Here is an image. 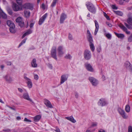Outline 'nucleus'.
I'll list each match as a JSON object with an SVG mask.
<instances>
[{"mask_svg": "<svg viewBox=\"0 0 132 132\" xmlns=\"http://www.w3.org/2000/svg\"><path fill=\"white\" fill-rule=\"evenodd\" d=\"M86 5L88 10L92 13L95 14L96 12V10L94 6L90 2H87L86 3Z\"/></svg>", "mask_w": 132, "mask_h": 132, "instance_id": "nucleus-1", "label": "nucleus"}, {"mask_svg": "<svg viewBox=\"0 0 132 132\" xmlns=\"http://www.w3.org/2000/svg\"><path fill=\"white\" fill-rule=\"evenodd\" d=\"M7 24L10 27V32L12 33H14L15 32V26L13 23L10 20H7Z\"/></svg>", "mask_w": 132, "mask_h": 132, "instance_id": "nucleus-2", "label": "nucleus"}, {"mask_svg": "<svg viewBox=\"0 0 132 132\" xmlns=\"http://www.w3.org/2000/svg\"><path fill=\"white\" fill-rule=\"evenodd\" d=\"M84 56L86 60H89L91 57L90 51L87 50H85L84 52Z\"/></svg>", "mask_w": 132, "mask_h": 132, "instance_id": "nucleus-3", "label": "nucleus"}, {"mask_svg": "<svg viewBox=\"0 0 132 132\" xmlns=\"http://www.w3.org/2000/svg\"><path fill=\"white\" fill-rule=\"evenodd\" d=\"M88 79L93 86H96L98 83V81L96 78L92 77H89Z\"/></svg>", "mask_w": 132, "mask_h": 132, "instance_id": "nucleus-4", "label": "nucleus"}, {"mask_svg": "<svg viewBox=\"0 0 132 132\" xmlns=\"http://www.w3.org/2000/svg\"><path fill=\"white\" fill-rule=\"evenodd\" d=\"M16 22L18 23V24L21 27L24 26V23L22 20V18L20 17H18L15 20Z\"/></svg>", "mask_w": 132, "mask_h": 132, "instance_id": "nucleus-5", "label": "nucleus"}, {"mask_svg": "<svg viewBox=\"0 0 132 132\" xmlns=\"http://www.w3.org/2000/svg\"><path fill=\"white\" fill-rule=\"evenodd\" d=\"M86 36L88 41L89 43H93V37L89 30L88 29L87 30Z\"/></svg>", "mask_w": 132, "mask_h": 132, "instance_id": "nucleus-6", "label": "nucleus"}, {"mask_svg": "<svg viewBox=\"0 0 132 132\" xmlns=\"http://www.w3.org/2000/svg\"><path fill=\"white\" fill-rule=\"evenodd\" d=\"M68 75L67 74H64L61 76L60 79V84L63 83L64 82L67 80Z\"/></svg>", "mask_w": 132, "mask_h": 132, "instance_id": "nucleus-7", "label": "nucleus"}, {"mask_svg": "<svg viewBox=\"0 0 132 132\" xmlns=\"http://www.w3.org/2000/svg\"><path fill=\"white\" fill-rule=\"evenodd\" d=\"M22 7L23 8L31 10H32L33 9V4L30 3H25L22 5Z\"/></svg>", "mask_w": 132, "mask_h": 132, "instance_id": "nucleus-8", "label": "nucleus"}, {"mask_svg": "<svg viewBox=\"0 0 132 132\" xmlns=\"http://www.w3.org/2000/svg\"><path fill=\"white\" fill-rule=\"evenodd\" d=\"M47 16V13H45L39 19L38 22L39 25H41L42 24L46 19Z\"/></svg>", "mask_w": 132, "mask_h": 132, "instance_id": "nucleus-9", "label": "nucleus"}, {"mask_svg": "<svg viewBox=\"0 0 132 132\" xmlns=\"http://www.w3.org/2000/svg\"><path fill=\"white\" fill-rule=\"evenodd\" d=\"M107 104V102L104 98H101L100 99L98 103V105L102 106H104Z\"/></svg>", "mask_w": 132, "mask_h": 132, "instance_id": "nucleus-10", "label": "nucleus"}, {"mask_svg": "<svg viewBox=\"0 0 132 132\" xmlns=\"http://www.w3.org/2000/svg\"><path fill=\"white\" fill-rule=\"evenodd\" d=\"M24 78L27 81L26 83L28 87L29 88H31L32 86V84L31 80L26 76H24Z\"/></svg>", "mask_w": 132, "mask_h": 132, "instance_id": "nucleus-11", "label": "nucleus"}, {"mask_svg": "<svg viewBox=\"0 0 132 132\" xmlns=\"http://www.w3.org/2000/svg\"><path fill=\"white\" fill-rule=\"evenodd\" d=\"M118 111L123 118L126 119L127 118L128 116L126 115L124 110L120 108L118 110Z\"/></svg>", "mask_w": 132, "mask_h": 132, "instance_id": "nucleus-12", "label": "nucleus"}, {"mask_svg": "<svg viewBox=\"0 0 132 132\" xmlns=\"http://www.w3.org/2000/svg\"><path fill=\"white\" fill-rule=\"evenodd\" d=\"M56 48H52L51 52V56L54 59L57 61V58L56 57Z\"/></svg>", "mask_w": 132, "mask_h": 132, "instance_id": "nucleus-13", "label": "nucleus"}, {"mask_svg": "<svg viewBox=\"0 0 132 132\" xmlns=\"http://www.w3.org/2000/svg\"><path fill=\"white\" fill-rule=\"evenodd\" d=\"M67 18V15L65 13L61 14V15L60 20V22L61 23H63L65 19Z\"/></svg>", "mask_w": 132, "mask_h": 132, "instance_id": "nucleus-14", "label": "nucleus"}, {"mask_svg": "<svg viewBox=\"0 0 132 132\" xmlns=\"http://www.w3.org/2000/svg\"><path fill=\"white\" fill-rule=\"evenodd\" d=\"M44 103L47 107L51 108H53V106L51 102L48 100L46 99H45Z\"/></svg>", "mask_w": 132, "mask_h": 132, "instance_id": "nucleus-15", "label": "nucleus"}, {"mask_svg": "<svg viewBox=\"0 0 132 132\" xmlns=\"http://www.w3.org/2000/svg\"><path fill=\"white\" fill-rule=\"evenodd\" d=\"M119 27L123 31L125 32L126 34L129 35L130 34V31H128L127 28L122 24H119Z\"/></svg>", "mask_w": 132, "mask_h": 132, "instance_id": "nucleus-16", "label": "nucleus"}, {"mask_svg": "<svg viewBox=\"0 0 132 132\" xmlns=\"http://www.w3.org/2000/svg\"><path fill=\"white\" fill-rule=\"evenodd\" d=\"M94 22H95V30L94 34L95 35H96L98 30L99 26L98 23L96 20H94Z\"/></svg>", "mask_w": 132, "mask_h": 132, "instance_id": "nucleus-17", "label": "nucleus"}, {"mask_svg": "<svg viewBox=\"0 0 132 132\" xmlns=\"http://www.w3.org/2000/svg\"><path fill=\"white\" fill-rule=\"evenodd\" d=\"M85 67L90 72H93L94 71L91 65L88 63H86L85 64Z\"/></svg>", "mask_w": 132, "mask_h": 132, "instance_id": "nucleus-18", "label": "nucleus"}, {"mask_svg": "<svg viewBox=\"0 0 132 132\" xmlns=\"http://www.w3.org/2000/svg\"><path fill=\"white\" fill-rule=\"evenodd\" d=\"M13 9L14 11H17L20 9L19 6L16 3H13L12 5Z\"/></svg>", "mask_w": 132, "mask_h": 132, "instance_id": "nucleus-19", "label": "nucleus"}, {"mask_svg": "<svg viewBox=\"0 0 132 132\" xmlns=\"http://www.w3.org/2000/svg\"><path fill=\"white\" fill-rule=\"evenodd\" d=\"M63 48L61 46H59L57 49L58 52V56L60 57L61 55H63L64 53L62 51Z\"/></svg>", "mask_w": 132, "mask_h": 132, "instance_id": "nucleus-20", "label": "nucleus"}, {"mask_svg": "<svg viewBox=\"0 0 132 132\" xmlns=\"http://www.w3.org/2000/svg\"><path fill=\"white\" fill-rule=\"evenodd\" d=\"M23 97L24 99L28 100L30 102L32 101L31 99L30 98L28 94L27 93L24 94L23 95Z\"/></svg>", "mask_w": 132, "mask_h": 132, "instance_id": "nucleus-21", "label": "nucleus"}, {"mask_svg": "<svg viewBox=\"0 0 132 132\" xmlns=\"http://www.w3.org/2000/svg\"><path fill=\"white\" fill-rule=\"evenodd\" d=\"M31 65L33 68H36L37 66V64L36 63V61L35 59H34L32 61L31 63Z\"/></svg>", "mask_w": 132, "mask_h": 132, "instance_id": "nucleus-22", "label": "nucleus"}, {"mask_svg": "<svg viewBox=\"0 0 132 132\" xmlns=\"http://www.w3.org/2000/svg\"><path fill=\"white\" fill-rule=\"evenodd\" d=\"M32 32V30L31 29H28L27 30V32H25L22 36V38H23L26 36L31 34Z\"/></svg>", "mask_w": 132, "mask_h": 132, "instance_id": "nucleus-23", "label": "nucleus"}, {"mask_svg": "<svg viewBox=\"0 0 132 132\" xmlns=\"http://www.w3.org/2000/svg\"><path fill=\"white\" fill-rule=\"evenodd\" d=\"M1 17L5 19H6L7 17V15L3 12L1 9H0V18Z\"/></svg>", "mask_w": 132, "mask_h": 132, "instance_id": "nucleus-24", "label": "nucleus"}, {"mask_svg": "<svg viewBox=\"0 0 132 132\" xmlns=\"http://www.w3.org/2000/svg\"><path fill=\"white\" fill-rule=\"evenodd\" d=\"M65 118L67 120H69L73 123H75L76 122V121L72 116H71L69 117H65Z\"/></svg>", "mask_w": 132, "mask_h": 132, "instance_id": "nucleus-25", "label": "nucleus"}, {"mask_svg": "<svg viewBox=\"0 0 132 132\" xmlns=\"http://www.w3.org/2000/svg\"><path fill=\"white\" fill-rule=\"evenodd\" d=\"M114 33L116 36L118 38H120L121 39H123L125 37L124 35L122 34H118L116 32Z\"/></svg>", "mask_w": 132, "mask_h": 132, "instance_id": "nucleus-26", "label": "nucleus"}, {"mask_svg": "<svg viewBox=\"0 0 132 132\" xmlns=\"http://www.w3.org/2000/svg\"><path fill=\"white\" fill-rule=\"evenodd\" d=\"M4 78L9 82H11L12 80V78L10 77H8L7 75L4 77Z\"/></svg>", "mask_w": 132, "mask_h": 132, "instance_id": "nucleus-27", "label": "nucleus"}, {"mask_svg": "<svg viewBox=\"0 0 132 132\" xmlns=\"http://www.w3.org/2000/svg\"><path fill=\"white\" fill-rule=\"evenodd\" d=\"M125 65L126 68H129L131 70H132L131 68V66L130 63L128 61H126L125 63Z\"/></svg>", "mask_w": 132, "mask_h": 132, "instance_id": "nucleus-28", "label": "nucleus"}, {"mask_svg": "<svg viewBox=\"0 0 132 132\" xmlns=\"http://www.w3.org/2000/svg\"><path fill=\"white\" fill-rule=\"evenodd\" d=\"M41 118L40 116L37 115L35 116L34 118V121L35 122L39 121Z\"/></svg>", "mask_w": 132, "mask_h": 132, "instance_id": "nucleus-29", "label": "nucleus"}, {"mask_svg": "<svg viewBox=\"0 0 132 132\" xmlns=\"http://www.w3.org/2000/svg\"><path fill=\"white\" fill-rule=\"evenodd\" d=\"M24 14L26 18H27L29 16L30 12L29 11H24Z\"/></svg>", "mask_w": 132, "mask_h": 132, "instance_id": "nucleus-30", "label": "nucleus"}, {"mask_svg": "<svg viewBox=\"0 0 132 132\" xmlns=\"http://www.w3.org/2000/svg\"><path fill=\"white\" fill-rule=\"evenodd\" d=\"M127 22L130 25L132 26V17H129L127 20Z\"/></svg>", "mask_w": 132, "mask_h": 132, "instance_id": "nucleus-31", "label": "nucleus"}, {"mask_svg": "<svg viewBox=\"0 0 132 132\" xmlns=\"http://www.w3.org/2000/svg\"><path fill=\"white\" fill-rule=\"evenodd\" d=\"M89 46L91 50L93 52L95 50V47L93 43H89Z\"/></svg>", "mask_w": 132, "mask_h": 132, "instance_id": "nucleus-32", "label": "nucleus"}, {"mask_svg": "<svg viewBox=\"0 0 132 132\" xmlns=\"http://www.w3.org/2000/svg\"><path fill=\"white\" fill-rule=\"evenodd\" d=\"M64 58L70 60L72 58V56L70 54H68L64 56Z\"/></svg>", "mask_w": 132, "mask_h": 132, "instance_id": "nucleus-33", "label": "nucleus"}, {"mask_svg": "<svg viewBox=\"0 0 132 132\" xmlns=\"http://www.w3.org/2000/svg\"><path fill=\"white\" fill-rule=\"evenodd\" d=\"M58 0H53L52 3L51 4V6L52 7H54L56 5Z\"/></svg>", "mask_w": 132, "mask_h": 132, "instance_id": "nucleus-34", "label": "nucleus"}, {"mask_svg": "<svg viewBox=\"0 0 132 132\" xmlns=\"http://www.w3.org/2000/svg\"><path fill=\"white\" fill-rule=\"evenodd\" d=\"M115 13L117 15L120 16H122L123 15V13L120 11H114Z\"/></svg>", "mask_w": 132, "mask_h": 132, "instance_id": "nucleus-35", "label": "nucleus"}, {"mask_svg": "<svg viewBox=\"0 0 132 132\" xmlns=\"http://www.w3.org/2000/svg\"><path fill=\"white\" fill-rule=\"evenodd\" d=\"M125 110L127 112H129L130 111V107L128 105H126L125 108Z\"/></svg>", "mask_w": 132, "mask_h": 132, "instance_id": "nucleus-36", "label": "nucleus"}, {"mask_svg": "<svg viewBox=\"0 0 132 132\" xmlns=\"http://www.w3.org/2000/svg\"><path fill=\"white\" fill-rule=\"evenodd\" d=\"M27 40V38L24 39L23 40H22L19 46L18 47H19L21 46H22L23 44H24L26 42V41Z\"/></svg>", "mask_w": 132, "mask_h": 132, "instance_id": "nucleus-37", "label": "nucleus"}, {"mask_svg": "<svg viewBox=\"0 0 132 132\" xmlns=\"http://www.w3.org/2000/svg\"><path fill=\"white\" fill-rule=\"evenodd\" d=\"M104 35H105L106 37L109 39H111V35L109 33L107 34H105Z\"/></svg>", "mask_w": 132, "mask_h": 132, "instance_id": "nucleus-38", "label": "nucleus"}, {"mask_svg": "<svg viewBox=\"0 0 132 132\" xmlns=\"http://www.w3.org/2000/svg\"><path fill=\"white\" fill-rule=\"evenodd\" d=\"M7 11L9 14L10 15H11L12 14L13 12L12 11L10 8H8L7 9Z\"/></svg>", "mask_w": 132, "mask_h": 132, "instance_id": "nucleus-39", "label": "nucleus"}, {"mask_svg": "<svg viewBox=\"0 0 132 132\" xmlns=\"http://www.w3.org/2000/svg\"><path fill=\"white\" fill-rule=\"evenodd\" d=\"M128 42H132V33L131 35L128 38Z\"/></svg>", "mask_w": 132, "mask_h": 132, "instance_id": "nucleus-40", "label": "nucleus"}, {"mask_svg": "<svg viewBox=\"0 0 132 132\" xmlns=\"http://www.w3.org/2000/svg\"><path fill=\"white\" fill-rule=\"evenodd\" d=\"M103 14L104 16L106 17V19L108 20H110V18L105 13V12H103Z\"/></svg>", "mask_w": 132, "mask_h": 132, "instance_id": "nucleus-41", "label": "nucleus"}, {"mask_svg": "<svg viewBox=\"0 0 132 132\" xmlns=\"http://www.w3.org/2000/svg\"><path fill=\"white\" fill-rule=\"evenodd\" d=\"M126 27L129 29H132V27L130 26L127 23H124Z\"/></svg>", "mask_w": 132, "mask_h": 132, "instance_id": "nucleus-42", "label": "nucleus"}, {"mask_svg": "<svg viewBox=\"0 0 132 132\" xmlns=\"http://www.w3.org/2000/svg\"><path fill=\"white\" fill-rule=\"evenodd\" d=\"M16 2L19 5H22V0H16Z\"/></svg>", "mask_w": 132, "mask_h": 132, "instance_id": "nucleus-43", "label": "nucleus"}, {"mask_svg": "<svg viewBox=\"0 0 132 132\" xmlns=\"http://www.w3.org/2000/svg\"><path fill=\"white\" fill-rule=\"evenodd\" d=\"M34 78L35 79L37 80L39 79V77L36 74L34 75Z\"/></svg>", "mask_w": 132, "mask_h": 132, "instance_id": "nucleus-44", "label": "nucleus"}, {"mask_svg": "<svg viewBox=\"0 0 132 132\" xmlns=\"http://www.w3.org/2000/svg\"><path fill=\"white\" fill-rule=\"evenodd\" d=\"M128 132H132V126H129Z\"/></svg>", "mask_w": 132, "mask_h": 132, "instance_id": "nucleus-45", "label": "nucleus"}, {"mask_svg": "<svg viewBox=\"0 0 132 132\" xmlns=\"http://www.w3.org/2000/svg\"><path fill=\"white\" fill-rule=\"evenodd\" d=\"M68 38L70 40H72L73 39L72 35L70 33L69 34Z\"/></svg>", "mask_w": 132, "mask_h": 132, "instance_id": "nucleus-46", "label": "nucleus"}, {"mask_svg": "<svg viewBox=\"0 0 132 132\" xmlns=\"http://www.w3.org/2000/svg\"><path fill=\"white\" fill-rule=\"evenodd\" d=\"M7 106L8 107H9V108H10L11 110H13L14 111H15L16 110V109L14 108V107H11L9 105H7Z\"/></svg>", "mask_w": 132, "mask_h": 132, "instance_id": "nucleus-47", "label": "nucleus"}, {"mask_svg": "<svg viewBox=\"0 0 132 132\" xmlns=\"http://www.w3.org/2000/svg\"><path fill=\"white\" fill-rule=\"evenodd\" d=\"M24 120L25 121L27 122H31V121L30 120L28 119H27V118H24Z\"/></svg>", "mask_w": 132, "mask_h": 132, "instance_id": "nucleus-48", "label": "nucleus"}, {"mask_svg": "<svg viewBox=\"0 0 132 132\" xmlns=\"http://www.w3.org/2000/svg\"><path fill=\"white\" fill-rule=\"evenodd\" d=\"M41 7L43 10H45V4L44 3H43L41 5Z\"/></svg>", "mask_w": 132, "mask_h": 132, "instance_id": "nucleus-49", "label": "nucleus"}, {"mask_svg": "<svg viewBox=\"0 0 132 132\" xmlns=\"http://www.w3.org/2000/svg\"><path fill=\"white\" fill-rule=\"evenodd\" d=\"M106 24L109 27H111L112 26V24L109 22H106Z\"/></svg>", "mask_w": 132, "mask_h": 132, "instance_id": "nucleus-50", "label": "nucleus"}, {"mask_svg": "<svg viewBox=\"0 0 132 132\" xmlns=\"http://www.w3.org/2000/svg\"><path fill=\"white\" fill-rule=\"evenodd\" d=\"M55 131L56 132H60V129L57 127H56V129L55 130Z\"/></svg>", "mask_w": 132, "mask_h": 132, "instance_id": "nucleus-51", "label": "nucleus"}, {"mask_svg": "<svg viewBox=\"0 0 132 132\" xmlns=\"http://www.w3.org/2000/svg\"><path fill=\"white\" fill-rule=\"evenodd\" d=\"M47 66L49 68H50L51 69H52V64H48V65Z\"/></svg>", "mask_w": 132, "mask_h": 132, "instance_id": "nucleus-52", "label": "nucleus"}, {"mask_svg": "<svg viewBox=\"0 0 132 132\" xmlns=\"http://www.w3.org/2000/svg\"><path fill=\"white\" fill-rule=\"evenodd\" d=\"M34 23L31 22V23L29 25L30 27V28H32V27L34 25Z\"/></svg>", "mask_w": 132, "mask_h": 132, "instance_id": "nucleus-53", "label": "nucleus"}, {"mask_svg": "<svg viewBox=\"0 0 132 132\" xmlns=\"http://www.w3.org/2000/svg\"><path fill=\"white\" fill-rule=\"evenodd\" d=\"M112 8L113 9H117V7H116V6L114 5H112Z\"/></svg>", "mask_w": 132, "mask_h": 132, "instance_id": "nucleus-54", "label": "nucleus"}, {"mask_svg": "<svg viewBox=\"0 0 132 132\" xmlns=\"http://www.w3.org/2000/svg\"><path fill=\"white\" fill-rule=\"evenodd\" d=\"M123 3V0H120L119 1V3L120 5H122Z\"/></svg>", "mask_w": 132, "mask_h": 132, "instance_id": "nucleus-55", "label": "nucleus"}, {"mask_svg": "<svg viewBox=\"0 0 132 132\" xmlns=\"http://www.w3.org/2000/svg\"><path fill=\"white\" fill-rule=\"evenodd\" d=\"M18 89L19 91L21 93L23 91V90L21 88H18Z\"/></svg>", "mask_w": 132, "mask_h": 132, "instance_id": "nucleus-56", "label": "nucleus"}, {"mask_svg": "<svg viewBox=\"0 0 132 132\" xmlns=\"http://www.w3.org/2000/svg\"><path fill=\"white\" fill-rule=\"evenodd\" d=\"M98 132H105V131L104 130L101 129L98 131Z\"/></svg>", "mask_w": 132, "mask_h": 132, "instance_id": "nucleus-57", "label": "nucleus"}, {"mask_svg": "<svg viewBox=\"0 0 132 132\" xmlns=\"http://www.w3.org/2000/svg\"><path fill=\"white\" fill-rule=\"evenodd\" d=\"M97 124L96 123H93L92 124V126L94 127L96 126Z\"/></svg>", "mask_w": 132, "mask_h": 132, "instance_id": "nucleus-58", "label": "nucleus"}, {"mask_svg": "<svg viewBox=\"0 0 132 132\" xmlns=\"http://www.w3.org/2000/svg\"><path fill=\"white\" fill-rule=\"evenodd\" d=\"M75 96L76 98H78V94L76 92L75 93Z\"/></svg>", "mask_w": 132, "mask_h": 132, "instance_id": "nucleus-59", "label": "nucleus"}, {"mask_svg": "<svg viewBox=\"0 0 132 132\" xmlns=\"http://www.w3.org/2000/svg\"><path fill=\"white\" fill-rule=\"evenodd\" d=\"M6 64L7 65H11V62H6Z\"/></svg>", "mask_w": 132, "mask_h": 132, "instance_id": "nucleus-60", "label": "nucleus"}, {"mask_svg": "<svg viewBox=\"0 0 132 132\" xmlns=\"http://www.w3.org/2000/svg\"><path fill=\"white\" fill-rule=\"evenodd\" d=\"M16 119L17 120H19L21 119V118L20 117L18 116L16 117Z\"/></svg>", "mask_w": 132, "mask_h": 132, "instance_id": "nucleus-61", "label": "nucleus"}, {"mask_svg": "<svg viewBox=\"0 0 132 132\" xmlns=\"http://www.w3.org/2000/svg\"><path fill=\"white\" fill-rule=\"evenodd\" d=\"M3 131L9 132V131H10V130L8 129H3Z\"/></svg>", "mask_w": 132, "mask_h": 132, "instance_id": "nucleus-62", "label": "nucleus"}, {"mask_svg": "<svg viewBox=\"0 0 132 132\" xmlns=\"http://www.w3.org/2000/svg\"><path fill=\"white\" fill-rule=\"evenodd\" d=\"M102 78L103 80H105V77L104 75L102 76Z\"/></svg>", "mask_w": 132, "mask_h": 132, "instance_id": "nucleus-63", "label": "nucleus"}, {"mask_svg": "<svg viewBox=\"0 0 132 132\" xmlns=\"http://www.w3.org/2000/svg\"><path fill=\"white\" fill-rule=\"evenodd\" d=\"M0 102L2 103H4V102L1 99H0Z\"/></svg>", "mask_w": 132, "mask_h": 132, "instance_id": "nucleus-64", "label": "nucleus"}]
</instances>
